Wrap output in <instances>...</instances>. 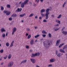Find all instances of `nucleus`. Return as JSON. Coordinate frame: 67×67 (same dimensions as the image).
I'll return each instance as SVG.
<instances>
[{
    "label": "nucleus",
    "instance_id": "nucleus-58",
    "mask_svg": "<svg viewBox=\"0 0 67 67\" xmlns=\"http://www.w3.org/2000/svg\"><path fill=\"white\" fill-rule=\"evenodd\" d=\"M30 4L31 5H32V2H30Z\"/></svg>",
    "mask_w": 67,
    "mask_h": 67
},
{
    "label": "nucleus",
    "instance_id": "nucleus-19",
    "mask_svg": "<svg viewBox=\"0 0 67 67\" xmlns=\"http://www.w3.org/2000/svg\"><path fill=\"white\" fill-rule=\"evenodd\" d=\"M29 2V0H26L24 3V4H26L27 3V2Z\"/></svg>",
    "mask_w": 67,
    "mask_h": 67
},
{
    "label": "nucleus",
    "instance_id": "nucleus-51",
    "mask_svg": "<svg viewBox=\"0 0 67 67\" xmlns=\"http://www.w3.org/2000/svg\"><path fill=\"white\" fill-rule=\"evenodd\" d=\"M26 36H28V35H29V34H28L27 33V34H26Z\"/></svg>",
    "mask_w": 67,
    "mask_h": 67
},
{
    "label": "nucleus",
    "instance_id": "nucleus-60",
    "mask_svg": "<svg viewBox=\"0 0 67 67\" xmlns=\"http://www.w3.org/2000/svg\"><path fill=\"white\" fill-rule=\"evenodd\" d=\"M30 52H32V50L31 49L30 50Z\"/></svg>",
    "mask_w": 67,
    "mask_h": 67
},
{
    "label": "nucleus",
    "instance_id": "nucleus-18",
    "mask_svg": "<svg viewBox=\"0 0 67 67\" xmlns=\"http://www.w3.org/2000/svg\"><path fill=\"white\" fill-rule=\"evenodd\" d=\"M11 14V12H8L6 14V15H10Z\"/></svg>",
    "mask_w": 67,
    "mask_h": 67
},
{
    "label": "nucleus",
    "instance_id": "nucleus-24",
    "mask_svg": "<svg viewBox=\"0 0 67 67\" xmlns=\"http://www.w3.org/2000/svg\"><path fill=\"white\" fill-rule=\"evenodd\" d=\"M42 33L43 34H47V32H46L44 30H43L42 31Z\"/></svg>",
    "mask_w": 67,
    "mask_h": 67
},
{
    "label": "nucleus",
    "instance_id": "nucleus-33",
    "mask_svg": "<svg viewBox=\"0 0 67 67\" xmlns=\"http://www.w3.org/2000/svg\"><path fill=\"white\" fill-rule=\"evenodd\" d=\"M41 15L42 16H43V17L44 16H45V14H44L43 13H41Z\"/></svg>",
    "mask_w": 67,
    "mask_h": 67
},
{
    "label": "nucleus",
    "instance_id": "nucleus-63",
    "mask_svg": "<svg viewBox=\"0 0 67 67\" xmlns=\"http://www.w3.org/2000/svg\"><path fill=\"white\" fill-rule=\"evenodd\" d=\"M65 55H66V58L67 59V53H66V54H65Z\"/></svg>",
    "mask_w": 67,
    "mask_h": 67
},
{
    "label": "nucleus",
    "instance_id": "nucleus-30",
    "mask_svg": "<svg viewBox=\"0 0 67 67\" xmlns=\"http://www.w3.org/2000/svg\"><path fill=\"white\" fill-rule=\"evenodd\" d=\"M60 40H59L57 41L56 43L59 44V43H60Z\"/></svg>",
    "mask_w": 67,
    "mask_h": 67
},
{
    "label": "nucleus",
    "instance_id": "nucleus-64",
    "mask_svg": "<svg viewBox=\"0 0 67 67\" xmlns=\"http://www.w3.org/2000/svg\"><path fill=\"white\" fill-rule=\"evenodd\" d=\"M36 67H40V66H38V65H37L36 66Z\"/></svg>",
    "mask_w": 67,
    "mask_h": 67
},
{
    "label": "nucleus",
    "instance_id": "nucleus-1",
    "mask_svg": "<svg viewBox=\"0 0 67 67\" xmlns=\"http://www.w3.org/2000/svg\"><path fill=\"white\" fill-rule=\"evenodd\" d=\"M52 42L50 40H46L44 43V45L46 48H49L52 45Z\"/></svg>",
    "mask_w": 67,
    "mask_h": 67
},
{
    "label": "nucleus",
    "instance_id": "nucleus-55",
    "mask_svg": "<svg viewBox=\"0 0 67 67\" xmlns=\"http://www.w3.org/2000/svg\"><path fill=\"white\" fill-rule=\"evenodd\" d=\"M39 1H40V0H36V1L37 2V3H38L39 2Z\"/></svg>",
    "mask_w": 67,
    "mask_h": 67
},
{
    "label": "nucleus",
    "instance_id": "nucleus-7",
    "mask_svg": "<svg viewBox=\"0 0 67 67\" xmlns=\"http://www.w3.org/2000/svg\"><path fill=\"white\" fill-rule=\"evenodd\" d=\"M22 11V8H18L16 10V12H21Z\"/></svg>",
    "mask_w": 67,
    "mask_h": 67
},
{
    "label": "nucleus",
    "instance_id": "nucleus-16",
    "mask_svg": "<svg viewBox=\"0 0 67 67\" xmlns=\"http://www.w3.org/2000/svg\"><path fill=\"white\" fill-rule=\"evenodd\" d=\"M64 43H62L61 44H60L59 45V48H60V47H62V46H63V45H64Z\"/></svg>",
    "mask_w": 67,
    "mask_h": 67
},
{
    "label": "nucleus",
    "instance_id": "nucleus-35",
    "mask_svg": "<svg viewBox=\"0 0 67 67\" xmlns=\"http://www.w3.org/2000/svg\"><path fill=\"white\" fill-rule=\"evenodd\" d=\"M64 47H65V48H66V52H67V45H66L65 46H64Z\"/></svg>",
    "mask_w": 67,
    "mask_h": 67
},
{
    "label": "nucleus",
    "instance_id": "nucleus-40",
    "mask_svg": "<svg viewBox=\"0 0 67 67\" xmlns=\"http://www.w3.org/2000/svg\"><path fill=\"white\" fill-rule=\"evenodd\" d=\"M9 21H12V19L11 17H10L9 19Z\"/></svg>",
    "mask_w": 67,
    "mask_h": 67
},
{
    "label": "nucleus",
    "instance_id": "nucleus-53",
    "mask_svg": "<svg viewBox=\"0 0 67 67\" xmlns=\"http://www.w3.org/2000/svg\"><path fill=\"white\" fill-rule=\"evenodd\" d=\"M3 64H4V63L3 62H2L1 64V65H3Z\"/></svg>",
    "mask_w": 67,
    "mask_h": 67
},
{
    "label": "nucleus",
    "instance_id": "nucleus-46",
    "mask_svg": "<svg viewBox=\"0 0 67 67\" xmlns=\"http://www.w3.org/2000/svg\"><path fill=\"white\" fill-rule=\"evenodd\" d=\"M26 48L28 49V48H29V46H26Z\"/></svg>",
    "mask_w": 67,
    "mask_h": 67
},
{
    "label": "nucleus",
    "instance_id": "nucleus-37",
    "mask_svg": "<svg viewBox=\"0 0 67 67\" xmlns=\"http://www.w3.org/2000/svg\"><path fill=\"white\" fill-rule=\"evenodd\" d=\"M8 12V10H4L3 11V12L4 13H7Z\"/></svg>",
    "mask_w": 67,
    "mask_h": 67
},
{
    "label": "nucleus",
    "instance_id": "nucleus-23",
    "mask_svg": "<svg viewBox=\"0 0 67 67\" xmlns=\"http://www.w3.org/2000/svg\"><path fill=\"white\" fill-rule=\"evenodd\" d=\"M11 7V5L9 4H7V8H10V7Z\"/></svg>",
    "mask_w": 67,
    "mask_h": 67
},
{
    "label": "nucleus",
    "instance_id": "nucleus-3",
    "mask_svg": "<svg viewBox=\"0 0 67 67\" xmlns=\"http://www.w3.org/2000/svg\"><path fill=\"white\" fill-rule=\"evenodd\" d=\"M40 55V53L39 52H37L35 54L34 53L32 54V55L31 56V57H35V56H39Z\"/></svg>",
    "mask_w": 67,
    "mask_h": 67
},
{
    "label": "nucleus",
    "instance_id": "nucleus-47",
    "mask_svg": "<svg viewBox=\"0 0 67 67\" xmlns=\"http://www.w3.org/2000/svg\"><path fill=\"white\" fill-rule=\"evenodd\" d=\"M55 54L56 55H57V54H58V51H56L55 52Z\"/></svg>",
    "mask_w": 67,
    "mask_h": 67
},
{
    "label": "nucleus",
    "instance_id": "nucleus-20",
    "mask_svg": "<svg viewBox=\"0 0 67 67\" xmlns=\"http://www.w3.org/2000/svg\"><path fill=\"white\" fill-rule=\"evenodd\" d=\"M34 40H32L31 42L30 43L31 44V45L32 44H34Z\"/></svg>",
    "mask_w": 67,
    "mask_h": 67
},
{
    "label": "nucleus",
    "instance_id": "nucleus-50",
    "mask_svg": "<svg viewBox=\"0 0 67 67\" xmlns=\"http://www.w3.org/2000/svg\"><path fill=\"white\" fill-rule=\"evenodd\" d=\"M33 5L34 6V7H36V4H34Z\"/></svg>",
    "mask_w": 67,
    "mask_h": 67
},
{
    "label": "nucleus",
    "instance_id": "nucleus-15",
    "mask_svg": "<svg viewBox=\"0 0 67 67\" xmlns=\"http://www.w3.org/2000/svg\"><path fill=\"white\" fill-rule=\"evenodd\" d=\"M60 51L61 53H65V51L64 50H62L61 49H60Z\"/></svg>",
    "mask_w": 67,
    "mask_h": 67
},
{
    "label": "nucleus",
    "instance_id": "nucleus-13",
    "mask_svg": "<svg viewBox=\"0 0 67 67\" xmlns=\"http://www.w3.org/2000/svg\"><path fill=\"white\" fill-rule=\"evenodd\" d=\"M1 31L2 32H5V31H6L4 28L1 29Z\"/></svg>",
    "mask_w": 67,
    "mask_h": 67
},
{
    "label": "nucleus",
    "instance_id": "nucleus-62",
    "mask_svg": "<svg viewBox=\"0 0 67 67\" xmlns=\"http://www.w3.org/2000/svg\"><path fill=\"white\" fill-rule=\"evenodd\" d=\"M21 3H22V2H21H21H19V4H21Z\"/></svg>",
    "mask_w": 67,
    "mask_h": 67
},
{
    "label": "nucleus",
    "instance_id": "nucleus-2",
    "mask_svg": "<svg viewBox=\"0 0 67 67\" xmlns=\"http://www.w3.org/2000/svg\"><path fill=\"white\" fill-rule=\"evenodd\" d=\"M49 8H48L46 10V13L45 14V15L46 16V20H47L48 18V15L49 14Z\"/></svg>",
    "mask_w": 67,
    "mask_h": 67
},
{
    "label": "nucleus",
    "instance_id": "nucleus-12",
    "mask_svg": "<svg viewBox=\"0 0 67 67\" xmlns=\"http://www.w3.org/2000/svg\"><path fill=\"white\" fill-rule=\"evenodd\" d=\"M24 2L22 3L21 4V7L23 8L24 7Z\"/></svg>",
    "mask_w": 67,
    "mask_h": 67
},
{
    "label": "nucleus",
    "instance_id": "nucleus-61",
    "mask_svg": "<svg viewBox=\"0 0 67 67\" xmlns=\"http://www.w3.org/2000/svg\"><path fill=\"white\" fill-rule=\"evenodd\" d=\"M55 22H57V23H58V20H56Z\"/></svg>",
    "mask_w": 67,
    "mask_h": 67
},
{
    "label": "nucleus",
    "instance_id": "nucleus-4",
    "mask_svg": "<svg viewBox=\"0 0 67 67\" xmlns=\"http://www.w3.org/2000/svg\"><path fill=\"white\" fill-rule=\"evenodd\" d=\"M16 28L15 27L13 29V31L12 32V35H14V32H15V31H16Z\"/></svg>",
    "mask_w": 67,
    "mask_h": 67
},
{
    "label": "nucleus",
    "instance_id": "nucleus-41",
    "mask_svg": "<svg viewBox=\"0 0 67 67\" xmlns=\"http://www.w3.org/2000/svg\"><path fill=\"white\" fill-rule=\"evenodd\" d=\"M59 43H56V46H58V45H59Z\"/></svg>",
    "mask_w": 67,
    "mask_h": 67
},
{
    "label": "nucleus",
    "instance_id": "nucleus-56",
    "mask_svg": "<svg viewBox=\"0 0 67 67\" xmlns=\"http://www.w3.org/2000/svg\"><path fill=\"white\" fill-rule=\"evenodd\" d=\"M38 18V17H37V16H36L35 17V19H37Z\"/></svg>",
    "mask_w": 67,
    "mask_h": 67
},
{
    "label": "nucleus",
    "instance_id": "nucleus-59",
    "mask_svg": "<svg viewBox=\"0 0 67 67\" xmlns=\"http://www.w3.org/2000/svg\"><path fill=\"white\" fill-rule=\"evenodd\" d=\"M65 48H65V47L64 46V47L63 48V49H65Z\"/></svg>",
    "mask_w": 67,
    "mask_h": 67
},
{
    "label": "nucleus",
    "instance_id": "nucleus-9",
    "mask_svg": "<svg viewBox=\"0 0 67 67\" xmlns=\"http://www.w3.org/2000/svg\"><path fill=\"white\" fill-rule=\"evenodd\" d=\"M26 62H27V60H25L24 61H23L21 62V63L20 64V65H21V64H22V63H23V64L24 63H26Z\"/></svg>",
    "mask_w": 67,
    "mask_h": 67
},
{
    "label": "nucleus",
    "instance_id": "nucleus-6",
    "mask_svg": "<svg viewBox=\"0 0 67 67\" xmlns=\"http://www.w3.org/2000/svg\"><path fill=\"white\" fill-rule=\"evenodd\" d=\"M13 62H11L8 64V67H11L13 66Z\"/></svg>",
    "mask_w": 67,
    "mask_h": 67
},
{
    "label": "nucleus",
    "instance_id": "nucleus-31",
    "mask_svg": "<svg viewBox=\"0 0 67 67\" xmlns=\"http://www.w3.org/2000/svg\"><path fill=\"white\" fill-rule=\"evenodd\" d=\"M6 46L8 47V46H9V43L8 42H7L6 44Z\"/></svg>",
    "mask_w": 67,
    "mask_h": 67
},
{
    "label": "nucleus",
    "instance_id": "nucleus-17",
    "mask_svg": "<svg viewBox=\"0 0 67 67\" xmlns=\"http://www.w3.org/2000/svg\"><path fill=\"white\" fill-rule=\"evenodd\" d=\"M61 55H62V54H61V53H59V54H58L57 56L58 57H60V56H61Z\"/></svg>",
    "mask_w": 67,
    "mask_h": 67
},
{
    "label": "nucleus",
    "instance_id": "nucleus-11",
    "mask_svg": "<svg viewBox=\"0 0 67 67\" xmlns=\"http://www.w3.org/2000/svg\"><path fill=\"white\" fill-rule=\"evenodd\" d=\"M55 59H51L50 60V62H51V63H53L55 62Z\"/></svg>",
    "mask_w": 67,
    "mask_h": 67
},
{
    "label": "nucleus",
    "instance_id": "nucleus-39",
    "mask_svg": "<svg viewBox=\"0 0 67 67\" xmlns=\"http://www.w3.org/2000/svg\"><path fill=\"white\" fill-rule=\"evenodd\" d=\"M42 36H43V37H46V35L43 34L42 35Z\"/></svg>",
    "mask_w": 67,
    "mask_h": 67
},
{
    "label": "nucleus",
    "instance_id": "nucleus-34",
    "mask_svg": "<svg viewBox=\"0 0 67 67\" xmlns=\"http://www.w3.org/2000/svg\"><path fill=\"white\" fill-rule=\"evenodd\" d=\"M31 35H29L28 36V39L30 38H31Z\"/></svg>",
    "mask_w": 67,
    "mask_h": 67
},
{
    "label": "nucleus",
    "instance_id": "nucleus-36",
    "mask_svg": "<svg viewBox=\"0 0 67 67\" xmlns=\"http://www.w3.org/2000/svg\"><path fill=\"white\" fill-rule=\"evenodd\" d=\"M1 10H4V7H3V6H1Z\"/></svg>",
    "mask_w": 67,
    "mask_h": 67
},
{
    "label": "nucleus",
    "instance_id": "nucleus-48",
    "mask_svg": "<svg viewBox=\"0 0 67 67\" xmlns=\"http://www.w3.org/2000/svg\"><path fill=\"white\" fill-rule=\"evenodd\" d=\"M13 44H12V43H11V45L10 46V47H12V46H13Z\"/></svg>",
    "mask_w": 67,
    "mask_h": 67
},
{
    "label": "nucleus",
    "instance_id": "nucleus-42",
    "mask_svg": "<svg viewBox=\"0 0 67 67\" xmlns=\"http://www.w3.org/2000/svg\"><path fill=\"white\" fill-rule=\"evenodd\" d=\"M58 23H59V24H60V20H58Z\"/></svg>",
    "mask_w": 67,
    "mask_h": 67
},
{
    "label": "nucleus",
    "instance_id": "nucleus-49",
    "mask_svg": "<svg viewBox=\"0 0 67 67\" xmlns=\"http://www.w3.org/2000/svg\"><path fill=\"white\" fill-rule=\"evenodd\" d=\"M52 64H50L48 65L49 67H52Z\"/></svg>",
    "mask_w": 67,
    "mask_h": 67
},
{
    "label": "nucleus",
    "instance_id": "nucleus-26",
    "mask_svg": "<svg viewBox=\"0 0 67 67\" xmlns=\"http://www.w3.org/2000/svg\"><path fill=\"white\" fill-rule=\"evenodd\" d=\"M34 14L33 13H32L29 15V17H31V16H34Z\"/></svg>",
    "mask_w": 67,
    "mask_h": 67
},
{
    "label": "nucleus",
    "instance_id": "nucleus-8",
    "mask_svg": "<svg viewBox=\"0 0 67 67\" xmlns=\"http://www.w3.org/2000/svg\"><path fill=\"white\" fill-rule=\"evenodd\" d=\"M62 33L64 35H66L67 34V31H63Z\"/></svg>",
    "mask_w": 67,
    "mask_h": 67
},
{
    "label": "nucleus",
    "instance_id": "nucleus-5",
    "mask_svg": "<svg viewBox=\"0 0 67 67\" xmlns=\"http://www.w3.org/2000/svg\"><path fill=\"white\" fill-rule=\"evenodd\" d=\"M30 60L33 64H35L36 63V60L33 58L30 59Z\"/></svg>",
    "mask_w": 67,
    "mask_h": 67
},
{
    "label": "nucleus",
    "instance_id": "nucleus-52",
    "mask_svg": "<svg viewBox=\"0 0 67 67\" xmlns=\"http://www.w3.org/2000/svg\"><path fill=\"white\" fill-rule=\"evenodd\" d=\"M52 18H54V15H52Z\"/></svg>",
    "mask_w": 67,
    "mask_h": 67
},
{
    "label": "nucleus",
    "instance_id": "nucleus-14",
    "mask_svg": "<svg viewBox=\"0 0 67 67\" xmlns=\"http://www.w3.org/2000/svg\"><path fill=\"white\" fill-rule=\"evenodd\" d=\"M54 28L55 29L54 31H58L59 30V28L58 29V27H54Z\"/></svg>",
    "mask_w": 67,
    "mask_h": 67
},
{
    "label": "nucleus",
    "instance_id": "nucleus-28",
    "mask_svg": "<svg viewBox=\"0 0 67 67\" xmlns=\"http://www.w3.org/2000/svg\"><path fill=\"white\" fill-rule=\"evenodd\" d=\"M25 14H24L23 15H20V17H23V16H24Z\"/></svg>",
    "mask_w": 67,
    "mask_h": 67
},
{
    "label": "nucleus",
    "instance_id": "nucleus-57",
    "mask_svg": "<svg viewBox=\"0 0 67 67\" xmlns=\"http://www.w3.org/2000/svg\"><path fill=\"white\" fill-rule=\"evenodd\" d=\"M39 19L40 20H42V17H39Z\"/></svg>",
    "mask_w": 67,
    "mask_h": 67
},
{
    "label": "nucleus",
    "instance_id": "nucleus-32",
    "mask_svg": "<svg viewBox=\"0 0 67 67\" xmlns=\"http://www.w3.org/2000/svg\"><path fill=\"white\" fill-rule=\"evenodd\" d=\"M2 36L3 37H4L5 36V34H3L2 35Z\"/></svg>",
    "mask_w": 67,
    "mask_h": 67
},
{
    "label": "nucleus",
    "instance_id": "nucleus-45",
    "mask_svg": "<svg viewBox=\"0 0 67 67\" xmlns=\"http://www.w3.org/2000/svg\"><path fill=\"white\" fill-rule=\"evenodd\" d=\"M43 22H47V21H46V20L44 19L43 20Z\"/></svg>",
    "mask_w": 67,
    "mask_h": 67
},
{
    "label": "nucleus",
    "instance_id": "nucleus-25",
    "mask_svg": "<svg viewBox=\"0 0 67 67\" xmlns=\"http://www.w3.org/2000/svg\"><path fill=\"white\" fill-rule=\"evenodd\" d=\"M62 17V15L60 14L58 15L57 17L58 19H60V18Z\"/></svg>",
    "mask_w": 67,
    "mask_h": 67
},
{
    "label": "nucleus",
    "instance_id": "nucleus-44",
    "mask_svg": "<svg viewBox=\"0 0 67 67\" xmlns=\"http://www.w3.org/2000/svg\"><path fill=\"white\" fill-rule=\"evenodd\" d=\"M8 57V55H6V57H5L4 58V59H7V58Z\"/></svg>",
    "mask_w": 67,
    "mask_h": 67
},
{
    "label": "nucleus",
    "instance_id": "nucleus-21",
    "mask_svg": "<svg viewBox=\"0 0 67 67\" xmlns=\"http://www.w3.org/2000/svg\"><path fill=\"white\" fill-rule=\"evenodd\" d=\"M45 11V9H42L41 11V13H42L43 12H44Z\"/></svg>",
    "mask_w": 67,
    "mask_h": 67
},
{
    "label": "nucleus",
    "instance_id": "nucleus-22",
    "mask_svg": "<svg viewBox=\"0 0 67 67\" xmlns=\"http://www.w3.org/2000/svg\"><path fill=\"white\" fill-rule=\"evenodd\" d=\"M48 36L50 38H51V37H52V34H51L49 33Z\"/></svg>",
    "mask_w": 67,
    "mask_h": 67
},
{
    "label": "nucleus",
    "instance_id": "nucleus-54",
    "mask_svg": "<svg viewBox=\"0 0 67 67\" xmlns=\"http://www.w3.org/2000/svg\"><path fill=\"white\" fill-rule=\"evenodd\" d=\"M59 26V24H57V25H55V26Z\"/></svg>",
    "mask_w": 67,
    "mask_h": 67
},
{
    "label": "nucleus",
    "instance_id": "nucleus-43",
    "mask_svg": "<svg viewBox=\"0 0 67 67\" xmlns=\"http://www.w3.org/2000/svg\"><path fill=\"white\" fill-rule=\"evenodd\" d=\"M27 31H30V29L29 28H27Z\"/></svg>",
    "mask_w": 67,
    "mask_h": 67
},
{
    "label": "nucleus",
    "instance_id": "nucleus-27",
    "mask_svg": "<svg viewBox=\"0 0 67 67\" xmlns=\"http://www.w3.org/2000/svg\"><path fill=\"white\" fill-rule=\"evenodd\" d=\"M40 36V35H37L36 36H35V37L36 38H37V37H39Z\"/></svg>",
    "mask_w": 67,
    "mask_h": 67
},
{
    "label": "nucleus",
    "instance_id": "nucleus-10",
    "mask_svg": "<svg viewBox=\"0 0 67 67\" xmlns=\"http://www.w3.org/2000/svg\"><path fill=\"white\" fill-rule=\"evenodd\" d=\"M17 16V15H16V14L14 13L12 15H11V17L12 18V17H16Z\"/></svg>",
    "mask_w": 67,
    "mask_h": 67
},
{
    "label": "nucleus",
    "instance_id": "nucleus-29",
    "mask_svg": "<svg viewBox=\"0 0 67 67\" xmlns=\"http://www.w3.org/2000/svg\"><path fill=\"white\" fill-rule=\"evenodd\" d=\"M11 54H9L8 55V58L9 59H10V58H11Z\"/></svg>",
    "mask_w": 67,
    "mask_h": 67
},
{
    "label": "nucleus",
    "instance_id": "nucleus-38",
    "mask_svg": "<svg viewBox=\"0 0 67 67\" xmlns=\"http://www.w3.org/2000/svg\"><path fill=\"white\" fill-rule=\"evenodd\" d=\"M0 52H1V53H3V49H1L0 51Z\"/></svg>",
    "mask_w": 67,
    "mask_h": 67
}]
</instances>
